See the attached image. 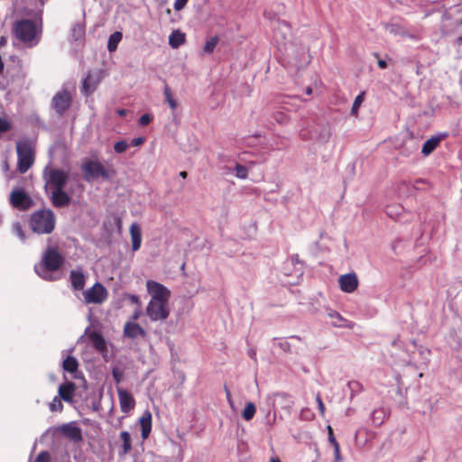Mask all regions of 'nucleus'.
Wrapping results in <instances>:
<instances>
[{
    "label": "nucleus",
    "instance_id": "obj_20",
    "mask_svg": "<svg viewBox=\"0 0 462 462\" xmlns=\"http://www.w3.org/2000/svg\"><path fill=\"white\" fill-rule=\"evenodd\" d=\"M87 276L81 268L70 271L69 281L71 286L76 291H82L86 284Z\"/></svg>",
    "mask_w": 462,
    "mask_h": 462
},
{
    "label": "nucleus",
    "instance_id": "obj_56",
    "mask_svg": "<svg viewBox=\"0 0 462 462\" xmlns=\"http://www.w3.org/2000/svg\"><path fill=\"white\" fill-rule=\"evenodd\" d=\"M226 395H227V399H228V402H230V404L232 405V401H231V398H230V393L228 391H226Z\"/></svg>",
    "mask_w": 462,
    "mask_h": 462
},
{
    "label": "nucleus",
    "instance_id": "obj_43",
    "mask_svg": "<svg viewBox=\"0 0 462 462\" xmlns=\"http://www.w3.org/2000/svg\"><path fill=\"white\" fill-rule=\"evenodd\" d=\"M126 298L133 303L135 304L138 308L141 307L140 298L135 294H128Z\"/></svg>",
    "mask_w": 462,
    "mask_h": 462
},
{
    "label": "nucleus",
    "instance_id": "obj_10",
    "mask_svg": "<svg viewBox=\"0 0 462 462\" xmlns=\"http://www.w3.org/2000/svg\"><path fill=\"white\" fill-rule=\"evenodd\" d=\"M84 177L88 181L95 180L98 177L108 179L110 177L109 171L106 170L98 161H89L82 165Z\"/></svg>",
    "mask_w": 462,
    "mask_h": 462
},
{
    "label": "nucleus",
    "instance_id": "obj_25",
    "mask_svg": "<svg viewBox=\"0 0 462 462\" xmlns=\"http://www.w3.org/2000/svg\"><path fill=\"white\" fill-rule=\"evenodd\" d=\"M185 42V34L179 30L173 31L169 36V44L172 49H177Z\"/></svg>",
    "mask_w": 462,
    "mask_h": 462
},
{
    "label": "nucleus",
    "instance_id": "obj_59",
    "mask_svg": "<svg viewBox=\"0 0 462 462\" xmlns=\"http://www.w3.org/2000/svg\"><path fill=\"white\" fill-rule=\"evenodd\" d=\"M180 174L182 178H185L187 176V173L185 171H181Z\"/></svg>",
    "mask_w": 462,
    "mask_h": 462
},
{
    "label": "nucleus",
    "instance_id": "obj_42",
    "mask_svg": "<svg viewBox=\"0 0 462 462\" xmlns=\"http://www.w3.org/2000/svg\"><path fill=\"white\" fill-rule=\"evenodd\" d=\"M152 120V116L150 114H143L139 118V124L143 126L147 125Z\"/></svg>",
    "mask_w": 462,
    "mask_h": 462
},
{
    "label": "nucleus",
    "instance_id": "obj_32",
    "mask_svg": "<svg viewBox=\"0 0 462 462\" xmlns=\"http://www.w3.org/2000/svg\"><path fill=\"white\" fill-rule=\"evenodd\" d=\"M120 438L123 441L122 455H126L132 448L131 436L127 431H122L120 433Z\"/></svg>",
    "mask_w": 462,
    "mask_h": 462
},
{
    "label": "nucleus",
    "instance_id": "obj_60",
    "mask_svg": "<svg viewBox=\"0 0 462 462\" xmlns=\"http://www.w3.org/2000/svg\"><path fill=\"white\" fill-rule=\"evenodd\" d=\"M307 94H311V88H308L307 90H306Z\"/></svg>",
    "mask_w": 462,
    "mask_h": 462
},
{
    "label": "nucleus",
    "instance_id": "obj_57",
    "mask_svg": "<svg viewBox=\"0 0 462 462\" xmlns=\"http://www.w3.org/2000/svg\"><path fill=\"white\" fill-rule=\"evenodd\" d=\"M270 462H281V461L276 457H273Z\"/></svg>",
    "mask_w": 462,
    "mask_h": 462
},
{
    "label": "nucleus",
    "instance_id": "obj_1",
    "mask_svg": "<svg viewBox=\"0 0 462 462\" xmlns=\"http://www.w3.org/2000/svg\"><path fill=\"white\" fill-rule=\"evenodd\" d=\"M14 31L16 38L28 47L37 45L42 33L41 25H37L34 22L27 19L16 22Z\"/></svg>",
    "mask_w": 462,
    "mask_h": 462
},
{
    "label": "nucleus",
    "instance_id": "obj_6",
    "mask_svg": "<svg viewBox=\"0 0 462 462\" xmlns=\"http://www.w3.org/2000/svg\"><path fill=\"white\" fill-rule=\"evenodd\" d=\"M83 299L86 304H102L108 298V291L100 282H96L83 292Z\"/></svg>",
    "mask_w": 462,
    "mask_h": 462
},
{
    "label": "nucleus",
    "instance_id": "obj_51",
    "mask_svg": "<svg viewBox=\"0 0 462 462\" xmlns=\"http://www.w3.org/2000/svg\"><path fill=\"white\" fill-rule=\"evenodd\" d=\"M74 32H78L79 34H81L83 32V27L81 25H77L73 29Z\"/></svg>",
    "mask_w": 462,
    "mask_h": 462
},
{
    "label": "nucleus",
    "instance_id": "obj_19",
    "mask_svg": "<svg viewBox=\"0 0 462 462\" xmlns=\"http://www.w3.org/2000/svg\"><path fill=\"white\" fill-rule=\"evenodd\" d=\"M327 316L331 319V325L335 328H352L354 323L343 318L337 310L332 309L326 310Z\"/></svg>",
    "mask_w": 462,
    "mask_h": 462
},
{
    "label": "nucleus",
    "instance_id": "obj_24",
    "mask_svg": "<svg viewBox=\"0 0 462 462\" xmlns=\"http://www.w3.org/2000/svg\"><path fill=\"white\" fill-rule=\"evenodd\" d=\"M75 391V384L73 383H67L61 384L59 387V394L60 397L65 402H71L73 397V393Z\"/></svg>",
    "mask_w": 462,
    "mask_h": 462
},
{
    "label": "nucleus",
    "instance_id": "obj_33",
    "mask_svg": "<svg viewBox=\"0 0 462 462\" xmlns=\"http://www.w3.org/2000/svg\"><path fill=\"white\" fill-rule=\"evenodd\" d=\"M255 411V405L253 402H249L246 403L245 409L242 411V417L247 421L251 420L254 418Z\"/></svg>",
    "mask_w": 462,
    "mask_h": 462
},
{
    "label": "nucleus",
    "instance_id": "obj_4",
    "mask_svg": "<svg viewBox=\"0 0 462 462\" xmlns=\"http://www.w3.org/2000/svg\"><path fill=\"white\" fill-rule=\"evenodd\" d=\"M45 180V189H64L69 175L68 171L60 169L46 167L43 171Z\"/></svg>",
    "mask_w": 462,
    "mask_h": 462
},
{
    "label": "nucleus",
    "instance_id": "obj_41",
    "mask_svg": "<svg viewBox=\"0 0 462 462\" xmlns=\"http://www.w3.org/2000/svg\"><path fill=\"white\" fill-rule=\"evenodd\" d=\"M112 375L116 383H120L124 379V373L117 367L113 368Z\"/></svg>",
    "mask_w": 462,
    "mask_h": 462
},
{
    "label": "nucleus",
    "instance_id": "obj_8",
    "mask_svg": "<svg viewBox=\"0 0 462 462\" xmlns=\"http://www.w3.org/2000/svg\"><path fill=\"white\" fill-rule=\"evenodd\" d=\"M147 293L150 295L149 301L169 302L171 298V291L163 284L148 280L146 282Z\"/></svg>",
    "mask_w": 462,
    "mask_h": 462
},
{
    "label": "nucleus",
    "instance_id": "obj_2",
    "mask_svg": "<svg viewBox=\"0 0 462 462\" xmlns=\"http://www.w3.org/2000/svg\"><path fill=\"white\" fill-rule=\"evenodd\" d=\"M63 263V257L54 248L49 247L42 254V263L35 265V272L45 280H52L51 272L58 270Z\"/></svg>",
    "mask_w": 462,
    "mask_h": 462
},
{
    "label": "nucleus",
    "instance_id": "obj_54",
    "mask_svg": "<svg viewBox=\"0 0 462 462\" xmlns=\"http://www.w3.org/2000/svg\"><path fill=\"white\" fill-rule=\"evenodd\" d=\"M117 114L120 116H124L127 114V111L125 109H119L117 111Z\"/></svg>",
    "mask_w": 462,
    "mask_h": 462
},
{
    "label": "nucleus",
    "instance_id": "obj_15",
    "mask_svg": "<svg viewBox=\"0 0 462 462\" xmlns=\"http://www.w3.org/2000/svg\"><path fill=\"white\" fill-rule=\"evenodd\" d=\"M123 334L125 337L131 339H137L139 337H145L147 332L138 323L128 320L124 325Z\"/></svg>",
    "mask_w": 462,
    "mask_h": 462
},
{
    "label": "nucleus",
    "instance_id": "obj_27",
    "mask_svg": "<svg viewBox=\"0 0 462 462\" xmlns=\"http://www.w3.org/2000/svg\"><path fill=\"white\" fill-rule=\"evenodd\" d=\"M98 84V79L92 74H88L83 81V90L86 94H91L95 91Z\"/></svg>",
    "mask_w": 462,
    "mask_h": 462
},
{
    "label": "nucleus",
    "instance_id": "obj_36",
    "mask_svg": "<svg viewBox=\"0 0 462 462\" xmlns=\"http://www.w3.org/2000/svg\"><path fill=\"white\" fill-rule=\"evenodd\" d=\"M12 228H13V233L15 236H17L22 242H25L26 236H25L24 232L23 231L21 225L18 222L14 223Z\"/></svg>",
    "mask_w": 462,
    "mask_h": 462
},
{
    "label": "nucleus",
    "instance_id": "obj_34",
    "mask_svg": "<svg viewBox=\"0 0 462 462\" xmlns=\"http://www.w3.org/2000/svg\"><path fill=\"white\" fill-rule=\"evenodd\" d=\"M218 42L217 37H212L211 39L208 40L206 43L204 44V51L207 53L213 52L214 49L216 48L217 44Z\"/></svg>",
    "mask_w": 462,
    "mask_h": 462
},
{
    "label": "nucleus",
    "instance_id": "obj_58",
    "mask_svg": "<svg viewBox=\"0 0 462 462\" xmlns=\"http://www.w3.org/2000/svg\"><path fill=\"white\" fill-rule=\"evenodd\" d=\"M282 117H283V116H282V115H281V116H279V117L277 118V121H278V122H280V123H282Z\"/></svg>",
    "mask_w": 462,
    "mask_h": 462
},
{
    "label": "nucleus",
    "instance_id": "obj_31",
    "mask_svg": "<svg viewBox=\"0 0 462 462\" xmlns=\"http://www.w3.org/2000/svg\"><path fill=\"white\" fill-rule=\"evenodd\" d=\"M122 40V33L119 32H116L109 36L107 42V50L110 52H113L116 50L118 43Z\"/></svg>",
    "mask_w": 462,
    "mask_h": 462
},
{
    "label": "nucleus",
    "instance_id": "obj_44",
    "mask_svg": "<svg viewBox=\"0 0 462 462\" xmlns=\"http://www.w3.org/2000/svg\"><path fill=\"white\" fill-rule=\"evenodd\" d=\"M189 0H175L174 2V9L176 11H180L182 10L185 5H187Z\"/></svg>",
    "mask_w": 462,
    "mask_h": 462
},
{
    "label": "nucleus",
    "instance_id": "obj_50",
    "mask_svg": "<svg viewBox=\"0 0 462 462\" xmlns=\"http://www.w3.org/2000/svg\"><path fill=\"white\" fill-rule=\"evenodd\" d=\"M140 316H141V310L138 309L134 311L130 320H133L135 322V320L138 319L140 318Z\"/></svg>",
    "mask_w": 462,
    "mask_h": 462
},
{
    "label": "nucleus",
    "instance_id": "obj_48",
    "mask_svg": "<svg viewBox=\"0 0 462 462\" xmlns=\"http://www.w3.org/2000/svg\"><path fill=\"white\" fill-rule=\"evenodd\" d=\"M143 143H144L143 137H136L131 141V145L139 146V145L143 144Z\"/></svg>",
    "mask_w": 462,
    "mask_h": 462
},
{
    "label": "nucleus",
    "instance_id": "obj_49",
    "mask_svg": "<svg viewBox=\"0 0 462 462\" xmlns=\"http://www.w3.org/2000/svg\"><path fill=\"white\" fill-rule=\"evenodd\" d=\"M328 440L329 442L334 445L335 442H337L333 435L332 428L330 426L328 427Z\"/></svg>",
    "mask_w": 462,
    "mask_h": 462
},
{
    "label": "nucleus",
    "instance_id": "obj_55",
    "mask_svg": "<svg viewBox=\"0 0 462 462\" xmlns=\"http://www.w3.org/2000/svg\"><path fill=\"white\" fill-rule=\"evenodd\" d=\"M2 167H3V169H4L5 171H7V170H8V164H7V162H3Z\"/></svg>",
    "mask_w": 462,
    "mask_h": 462
},
{
    "label": "nucleus",
    "instance_id": "obj_29",
    "mask_svg": "<svg viewBox=\"0 0 462 462\" xmlns=\"http://www.w3.org/2000/svg\"><path fill=\"white\" fill-rule=\"evenodd\" d=\"M79 367V362L78 360L73 356H67L62 363V368L64 371L74 374L78 371Z\"/></svg>",
    "mask_w": 462,
    "mask_h": 462
},
{
    "label": "nucleus",
    "instance_id": "obj_5",
    "mask_svg": "<svg viewBox=\"0 0 462 462\" xmlns=\"http://www.w3.org/2000/svg\"><path fill=\"white\" fill-rule=\"evenodd\" d=\"M18 156V169L23 173L28 171L33 162L32 143L28 141H20L16 144Z\"/></svg>",
    "mask_w": 462,
    "mask_h": 462
},
{
    "label": "nucleus",
    "instance_id": "obj_39",
    "mask_svg": "<svg viewBox=\"0 0 462 462\" xmlns=\"http://www.w3.org/2000/svg\"><path fill=\"white\" fill-rule=\"evenodd\" d=\"M127 148L128 143L124 140L118 141L114 144V150L117 153H122L125 152Z\"/></svg>",
    "mask_w": 462,
    "mask_h": 462
},
{
    "label": "nucleus",
    "instance_id": "obj_28",
    "mask_svg": "<svg viewBox=\"0 0 462 462\" xmlns=\"http://www.w3.org/2000/svg\"><path fill=\"white\" fill-rule=\"evenodd\" d=\"M440 142V138L439 137H431L430 138L429 140H427L423 146H422V149H421V152L425 155V156H428L429 154H430L435 149L436 147L439 145Z\"/></svg>",
    "mask_w": 462,
    "mask_h": 462
},
{
    "label": "nucleus",
    "instance_id": "obj_17",
    "mask_svg": "<svg viewBox=\"0 0 462 462\" xmlns=\"http://www.w3.org/2000/svg\"><path fill=\"white\" fill-rule=\"evenodd\" d=\"M117 393L122 412L128 413L135 405L134 399L130 393L123 388H117Z\"/></svg>",
    "mask_w": 462,
    "mask_h": 462
},
{
    "label": "nucleus",
    "instance_id": "obj_21",
    "mask_svg": "<svg viewBox=\"0 0 462 462\" xmlns=\"http://www.w3.org/2000/svg\"><path fill=\"white\" fill-rule=\"evenodd\" d=\"M88 337L91 340L93 346L104 356H106L107 352L106 342L102 337V335L99 334L98 332L91 331L88 333Z\"/></svg>",
    "mask_w": 462,
    "mask_h": 462
},
{
    "label": "nucleus",
    "instance_id": "obj_16",
    "mask_svg": "<svg viewBox=\"0 0 462 462\" xmlns=\"http://www.w3.org/2000/svg\"><path fill=\"white\" fill-rule=\"evenodd\" d=\"M290 36L291 29L289 25L284 22L279 23L273 31V41L277 44L278 48L285 46Z\"/></svg>",
    "mask_w": 462,
    "mask_h": 462
},
{
    "label": "nucleus",
    "instance_id": "obj_22",
    "mask_svg": "<svg viewBox=\"0 0 462 462\" xmlns=\"http://www.w3.org/2000/svg\"><path fill=\"white\" fill-rule=\"evenodd\" d=\"M139 423L142 429V438L146 439L152 430V413L149 411H145L139 419Z\"/></svg>",
    "mask_w": 462,
    "mask_h": 462
},
{
    "label": "nucleus",
    "instance_id": "obj_7",
    "mask_svg": "<svg viewBox=\"0 0 462 462\" xmlns=\"http://www.w3.org/2000/svg\"><path fill=\"white\" fill-rule=\"evenodd\" d=\"M145 314L151 321H164L170 316L169 302L149 301Z\"/></svg>",
    "mask_w": 462,
    "mask_h": 462
},
{
    "label": "nucleus",
    "instance_id": "obj_13",
    "mask_svg": "<svg viewBox=\"0 0 462 462\" xmlns=\"http://www.w3.org/2000/svg\"><path fill=\"white\" fill-rule=\"evenodd\" d=\"M56 431L61 433L66 438L78 442L82 439V433L79 427L74 421L62 424L56 429Z\"/></svg>",
    "mask_w": 462,
    "mask_h": 462
},
{
    "label": "nucleus",
    "instance_id": "obj_30",
    "mask_svg": "<svg viewBox=\"0 0 462 462\" xmlns=\"http://www.w3.org/2000/svg\"><path fill=\"white\" fill-rule=\"evenodd\" d=\"M387 415V411L383 408H378L373 411L371 414V420L376 426H380L384 421Z\"/></svg>",
    "mask_w": 462,
    "mask_h": 462
},
{
    "label": "nucleus",
    "instance_id": "obj_12",
    "mask_svg": "<svg viewBox=\"0 0 462 462\" xmlns=\"http://www.w3.org/2000/svg\"><path fill=\"white\" fill-rule=\"evenodd\" d=\"M338 285L342 291L346 293L354 292L358 285L359 280L356 273L342 274L338 277Z\"/></svg>",
    "mask_w": 462,
    "mask_h": 462
},
{
    "label": "nucleus",
    "instance_id": "obj_45",
    "mask_svg": "<svg viewBox=\"0 0 462 462\" xmlns=\"http://www.w3.org/2000/svg\"><path fill=\"white\" fill-rule=\"evenodd\" d=\"M10 128V125L7 120L0 117V133L6 132Z\"/></svg>",
    "mask_w": 462,
    "mask_h": 462
},
{
    "label": "nucleus",
    "instance_id": "obj_37",
    "mask_svg": "<svg viewBox=\"0 0 462 462\" xmlns=\"http://www.w3.org/2000/svg\"><path fill=\"white\" fill-rule=\"evenodd\" d=\"M235 174L238 179L245 180L247 178V169L237 163L235 167Z\"/></svg>",
    "mask_w": 462,
    "mask_h": 462
},
{
    "label": "nucleus",
    "instance_id": "obj_9",
    "mask_svg": "<svg viewBox=\"0 0 462 462\" xmlns=\"http://www.w3.org/2000/svg\"><path fill=\"white\" fill-rule=\"evenodd\" d=\"M265 403L270 408V410L273 411V422H274L276 420L277 408L289 411L292 406L291 398L283 393H274L269 394L265 399Z\"/></svg>",
    "mask_w": 462,
    "mask_h": 462
},
{
    "label": "nucleus",
    "instance_id": "obj_61",
    "mask_svg": "<svg viewBox=\"0 0 462 462\" xmlns=\"http://www.w3.org/2000/svg\"><path fill=\"white\" fill-rule=\"evenodd\" d=\"M291 340H295V339H299L297 337H290Z\"/></svg>",
    "mask_w": 462,
    "mask_h": 462
},
{
    "label": "nucleus",
    "instance_id": "obj_52",
    "mask_svg": "<svg viewBox=\"0 0 462 462\" xmlns=\"http://www.w3.org/2000/svg\"><path fill=\"white\" fill-rule=\"evenodd\" d=\"M378 66L381 68V69H385L387 67V63L385 60H380L378 61Z\"/></svg>",
    "mask_w": 462,
    "mask_h": 462
},
{
    "label": "nucleus",
    "instance_id": "obj_11",
    "mask_svg": "<svg viewBox=\"0 0 462 462\" xmlns=\"http://www.w3.org/2000/svg\"><path fill=\"white\" fill-rule=\"evenodd\" d=\"M10 203L19 210H26L32 206V199L22 189H15L11 192Z\"/></svg>",
    "mask_w": 462,
    "mask_h": 462
},
{
    "label": "nucleus",
    "instance_id": "obj_18",
    "mask_svg": "<svg viewBox=\"0 0 462 462\" xmlns=\"http://www.w3.org/2000/svg\"><path fill=\"white\" fill-rule=\"evenodd\" d=\"M46 191L50 193L51 200L53 206L56 208L66 207L70 202L69 196L63 190V189H51Z\"/></svg>",
    "mask_w": 462,
    "mask_h": 462
},
{
    "label": "nucleus",
    "instance_id": "obj_40",
    "mask_svg": "<svg viewBox=\"0 0 462 462\" xmlns=\"http://www.w3.org/2000/svg\"><path fill=\"white\" fill-rule=\"evenodd\" d=\"M34 462H51V455L47 451L41 452Z\"/></svg>",
    "mask_w": 462,
    "mask_h": 462
},
{
    "label": "nucleus",
    "instance_id": "obj_53",
    "mask_svg": "<svg viewBox=\"0 0 462 462\" xmlns=\"http://www.w3.org/2000/svg\"><path fill=\"white\" fill-rule=\"evenodd\" d=\"M386 213L388 216H390L391 217H394V214L393 212V208L388 207L387 209H386Z\"/></svg>",
    "mask_w": 462,
    "mask_h": 462
},
{
    "label": "nucleus",
    "instance_id": "obj_47",
    "mask_svg": "<svg viewBox=\"0 0 462 462\" xmlns=\"http://www.w3.org/2000/svg\"><path fill=\"white\" fill-rule=\"evenodd\" d=\"M334 447V454H335V459L336 461H339L340 460V450H339V445L337 442H335V444L333 445Z\"/></svg>",
    "mask_w": 462,
    "mask_h": 462
},
{
    "label": "nucleus",
    "instance_id": "obj_38",
    "mask_svg": "<svg viewBox=\"0 0 462 462\" xmlns=\"http://www.w3.org/2000/svg\"><path fill=\"white\" fill-rule=\"evenodd\" d=\"M63 408L62 402L59 397H55L50 403V410L51 411H60Z\"/></svg>",
    "mask_w": 462,
    "mask_h": 462
},
{
    "label": "nucleus",
    "instance_id": "obj_14",
    "mask_svg": "<svg viewBox=\"0 0 462 462\" xmlns=\"http://www.w3.org/2000/svg\"><path fill=\"white\" fill-rule=\"evenodd\" d=\"M70 101V93L66 89H62L53 97L52 106L58 113L62 114L69 107Z\"/></svg>",
    "mask_w": 462,
    "mask_h": 462
},
{
    "label": "nucleus",
    "instance_id": "obj_26",
    "mask_svg": "<svg viewBox=\"0 0 462 462\" xmlns=\"http://www.w3.org/2000/svg\"><path fill=\"white\" fill-rule=\"evenodd\" d=\"M163 95H164L165 101L168 103L169 106L172 110V113H171L172 118L174 120H176V115H175L174 110L178 106V101H177V99H175L173 97L171 90L170 89V88L168 86L164 87Z\"/></svg>",
    "mask_w": 462,
    "mask_h": 462
},
{
    "label": "nucleus",
    "instance_id": "obj_46",
    "mask_svg": "<svg viewBox=\"0 0 462 462\" xmlns=\"http://www.w3.org/2000/svg\"><path fill=\"white\" fill-rule=\"evenodd\" d=\"M316 401H317V403H318V406H319V411L321 413V415H324L325 413V405L321 400V397L319 395H317L316 396Z\"/></svg>",
    "mask_w": 462,
    "mask_h": 462
},
{
    "label": "nucleus",
    "instance_id": "obj_35",
    "mask_svg": "<svg viewBox=\"0 0 462 462\" xmlns=\"http://www.w3.org/2000/svg\"><path fill=\"white\" fill-rule=\"evenodd\" d=\"M365 98V94L360 93L356 98L352 106L351 114L353 116L357 115L358 108L360 107L361 104L363 103Z\"/></svg>",
    "mask_w": 462,
    "mask_h": 462
},
{
    "label": "nucleus",
    "instance_id": "obj_23",
    "mask_svg": "<svg viewBox=\"0 0 462 462\" xmlns=\"http://www.w3.org/2000/svg\"><path fill=\"white\" fill-rule=\"evenodd\" d=\"M130 234L132 239V249L137 251L141 246L142 232L140 226L136 223H133L130 226Z\"/></svg>",
    "mask_w": 462,
    "mask_h": 462
},
{
    "label": "nucleus",
    "instance_id": "obj_3",
    "mask_svg": "<svg viewBox=\"0 0 462 462\" xmlns=\"http://www.w3.org/2000/svg\"><path fill=\"white\" fill-rule=\"evenodd\" d=\"M56 224L55 215L51 209H41L34 212L30 218V227L37 234H50Z\"/></svg>",
    "mask_w": 462,
    "mask_h": 462
}]
</instances>
